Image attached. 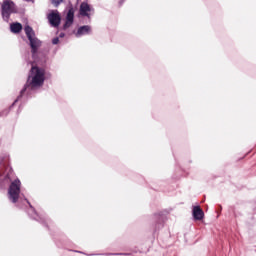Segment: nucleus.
Returning a JSON list of instances; mask_svg holds the SVG:
<instances>
[{"mask_svg":"<svg viewBox=\"0 0 256 256\" xmlns=\"http://www.w3.org/2000/svg\"><path fill=\"white\" fill-rule=\"evenodd\" d=\"M11 173L13 169H9L8 172H5V165L0 163V191L8 188V199L11 203H15L18 209H24L30 219L37 221L46 229H51V224L53 221L46 213H38L35 207L29 202L26 197H21V180L16 178L14 181L11 180Z\"/></svg>","mask_w":256,"mask_h":256,"instance_id":"nucleus-1","label":"nucleus"},{"mask_svg":"<svg viewBox=\"0 0 256 256\" xmlns=\"http://www.w3.org/2000/svg\"><path fill=\"white\" fill-rule=\"evenodd\" d=\"M45 73V68L32 64L27 80L19 92L18 99H24V103H27L33 97V93L45 85Z\"/></svg>","mask_w":256,"mask_h":256,"instance_id":"nucleus-2","label":"nucleus"},{"mask_svg":"<svg viewBox=\"0 0 256 256\" xmlns=\"http://www.w3.org/2000/svg\"><path fill=\"white\" fill-rule=\"evenodd\" d=\"M24 32L28 39V45L31 49L34 65H37L38 67H45L47 65V61H49V53L39 50L41 45H43V42L37 38L35 30H33V27L29 24L25 25Z\"/></svg>","mask_w":256,"mask_h":256,"instance_id":"nucleus-3","label":"nucleus"},{"mask_svg":"<svg viewBox=\"0 0 256 256\" xmlns=\"http://www.w3.org/2000/svg\"><path fill=\"white\" fill-rule=\"evenodd\" d=\"M1 15L5 23H9L11 15L17 13V5L12 0H4L1 4Z\"/></svg>","mask_w":256,"mask_h":256,"instance_id":"nucleus-4","label":"nucleus"},{"mask_svg":"<svg viewBox=\"0 0 256 256\" xmlns=\"http://www.w3.org/2000/svg\"><path fill=\"white\" fill-rule=\"evenodd\" d=\"M154 226H153V235H157L161 229L165 227V221H167V216L163 212H158L153 215Z\"/></svg>","mask_w":256,"mask_h":256,"instance_id":"nucleus-5","label":"nucleus"},{"mask_svg":"<svg viewBox=\"0 0 256 256\" xmlns=\"http://www.w3.org/2000/svg\"><path fill=\"white\" fill-rule=\"evenodd\" d=\"M95 13V8L91 4L87 2H82L79 7L77 17H86L88 19V23H91V17Z\"/></svg>","mask_w":256,"mask_h":256,"instance_id":"nucleus-6","label":"nucleus"},{"mask_svg":"<svg viewBox=\"0 0 256 256\" xmlns=\"http://www.w3.org/2000/svg\"><path fill=\"white\" fill-rule=\"evenodd\" d=\"M17 103H20L17 110V114L19 115V113L23 111V105H25L27 102H25V98H19V96H17V98L8 108H5L0 112V117H7V115H9V113L11 112V109H13L15 105H17Z\"/></svg>","mask_w":256,"mask_h":256,"instance_id":"nucleus-7","label":"nucleus"},{"mask_svg":"<svg viewBox=\"0 0 256 256\" xmlns=\"http://www.w3.org/2000/svg\"><path fill=\"white\" fill-rule=\"evenodd\" d=\"M75 23V8L71 2L68 5V11L65 17L64 25L62 26L63 31H67L71 25Z\"/></svg>","mask_w":256,"mask_h":256,"instance_id":"nucleus-8","label":"nucleus"},{"mask_svg":"<svg viewBox=\"0 0 256 256\" xmlns=\"http://www.w3.org/2000/svg\"><path fill=\"white\" fill-rule=\"evenodd\" d=\"M48 21L51 27H59L61 25V14L59 11H52L48 14Z\"/></svg>","mask_w":256,"mask_h":256,"instance_id":"nucleus-9","label":"nucleus"},{"mask_svg":"<svg viewBox=\"0 0 256 256\" xmlns=\"http://www.w3.org/2000/svg\"><path fill=\"white\" fill-rule=\"evenodd\" d=\"M192 217L194 221H203V219H205V212L203 211V209H201V206H193Z\"/></svg>","mask_w":256,"mask_h":256,"instance_id":"nucleus-10","label":"nucleus"},{"mask_svg":"<svg viewBox=\"0 0 256 256\" xmlns=\"http://www.w3.org/2000/svg\"><path fill=\"white\" fill-rule=\"evenodd\" d=\"M93 33V28L89 25L79 26L77 31L75 32V37H85V35H91Z\"/></svg>","mask_w":256,"mask_h":256,"instance_id":"nucleus-11","label":"nucleus"},{"mask_svg":"<svg viewBox=\"0 0 256 256\" xmlns=\"http://www.w3.org/2000/svg\"><path fill=\"white\" fill-rule=\"evenodd\" d=\"M10 31L11 33H14V35H19V33L23 31V24L20 22H12L10 24Z\"/></svg>","mask_w":256,"mask_h":256,"instance_id":"nucleus-12","label":"nucleus"},{"mask_svg":"<svg viewBox=\"0 0 256 256\" xmlns=\"http://www.w3.org/2000/svg\"><path fill=\"white\" fill-rule=\"evenodd\" d=\"M101 255H114V256H119V255H124V256H131V253H102Z\"/></svg>","mask_w":256,"mask_h":256,"instance_id":"nucleus-13","label":"nucleus"},{"mask_svg":"<svg viewBox=\"0 0 256 256\" xmlns=\"http://www.w3.org/2000/svg\"><path fill=\"white\" fill-rule=\"evenodd\" d=\"M63 1H65V0H51V3H52L55 7H59V5H61V3H63Z\"/></svg>","mask_w":256,"mask_h":256,"instance_id":"nucleus-14","label":"nucleus"},{"mask_svg":"<svg viewBox=\"0 0 256 256\" xmlns=\"http://www.w3.org/2000/svg\"><path fill=\"white\" fill-rule=\"evenodd\" d=\"M52 45H59V37L56 36L52 39Z\"/></svg>","mask_w":256,"mask_h":256,"instance_id":"nucleus-15","label":"nucleus"},{"mask_svg":"<svg viewBox=\"0 0 256 256\" xmlns=\"http://www.w3.org/2000/svg\"><path fill=\"white\" fill-rule=\"evenodd\" d=\"M75 253H81L82 255H87V256H95V255H102V254H87L83 251H75Z\"/></svg>","mask_w":256,"mask_h":256,"instance_id":"nucleus-16","label":"nucleus"},{"mask_svg":"<svg viewBox=\"0 0 256 256\" xmlns=\"http://www.w3.org/2000/svg\"><path fill=\"white\" fill-rule=\"evenodd\" d=\"M217 213H221V211H223V207L221 205H218V208H217Z\"/></svg>","mask_w":256,"mask_h":256,"instance_id":"nucleus-17","label":"nucleus"},{"mask_svg":"<svg viewBox=\"0 0 256 256\" xmlns=\"http://www.w3.org/2000/svg\"><path fill=\"white\" fill-rule=\"evenodd\" d=\"M58 37L59 39H63V37H65V32H61Z\"/></svg>","mask_w":256,"mask_h":256,"instance_id":"nucleus-18","label":"nucleus"},{"mask_svg":"<svg viewBox=\"0 0 256 256\" xmlns=\"http://www.w3.org/2000/svg\"><path fill=\"white\" fill-rule=\"evenodd\" d=\"M123 3H125V0H120L119 1V6L121 7V5H123Z\"/></svg>","mask_w":256,"mask_h":256,"instance_id":"nucleus-19","label":"nucleus"},{"mask_svg":"<svg viewBox=\"0 0 256 256\" xmlns=\"http://www.w3.org/2000/svg\"><path fill=\"white\" fill-rule=\"evenodd\" d=\"M28 3H29V1H31V0H26Z\"/></svg>","mask_w":256,"mask_h":256,"instance_id":"nucleus-20","label":"nucleus"}]
</instances>
